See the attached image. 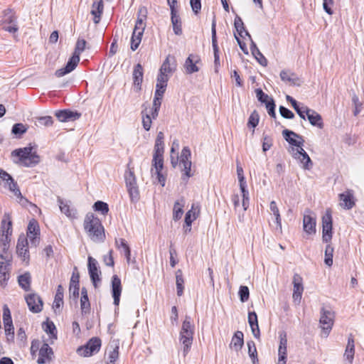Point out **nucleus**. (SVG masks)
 <instances>
[{"label":"nucleus","mask_w":364,"mask_h":364,"mask_svg":"<svg viewBox=\"0 0 364 364\" xmlns=\"http://www.w3.org/2000/svg\"><path fill=\"white\" fill-rule=\"evenodd\" d=\"M282 135L284 139L293 147L289 150L291 156L300 161L302 168L305 170H309L313 166V163L303 149L304 140L301 136L289 129L282 131Z\"/></svg>","instance_id":"1"},{"label":"nucleus","mask_w":364,"mask_h":364,"mask_svg":"<svg viewBox=\"0 0 364 364\" xmlns=\"http://www.w3.org/2000/svg\"><path fill=\"white\" fill-rule=\"evenodd\" d=\"M83 226L88 236L94 242H101L104 240V228L100 219L93 213H88L85 215Z\"/></svg>","instance_id":"2"},{"label":"nucleus","mask_w":364,"mask_h":364,"mask_svg":"<svg viewBox=\"0 0 364 364\" xmlns=\"http://www.w3.org/2000/svg\"><path fill=\"white\" fill-rule=\"evenodd\" d=\"M194 329V325L191 322V316H186L185 319L182 323L179 338L180 342L183 346V352L184 355H186L190 350L193 343Z\"/></svg>","instance_id":"3"},{"label":"nucleus","mask_w":364,"mask_h":364,"mask_svg":"<svg viewBox=\"0 0 364 364\" xmlns=\"http://www.w3.org/2000/svg\"><path fill=\"white\" fill-rule=\"evenodd\" d=\"M31 146L16 149L12 151V155L18 156L21 162L26 166H33L39 162V156L32 152Z\"/></svg>","instance_id":"4"},{"label":"nucleus","mask_w":364,"mask_h":364,"mask_svg":"<svg viewBox=\"0 0 364 364\" xmlns=\"http://www.w3.org/2000/svg\"><path fill=\"white\" fill-rule=\"evenodd\" d=\"M191 156L190 149L188 146H184L180 156L179 166L183 172L181 179L185 183H187L188 178L193 175V173H191L192 163L190 160Z\"/></svg>","instance_id":"5"},{"label":"nucleus","mask_w":364,"mask_h":364,"mask_svg":"<svg viewBox=\"0 0 364 364\" xmlns=\"http://www.w3.org/2000/svg\"><path fill=\"white\" fill-rule=\"evenodd\" d=\"M0 179L4 183V187L8 188L17 198L20 199V203L24 204V203L28 202L26 198L23 197L17 183L14 180L12 176L1 168H0Z\"/></svg>","instance_id":"6"},{"label":"nucleus","mask_w":364,"mask_h":364,"mask_svg":"<svg viewBox=\"0 0 364 364\" xmlns=\"http://www.w3.org/2000/svg\"><path fill=\"white\" fill-rule=\"evenodd\" d=\"M321 331V336L326 338L332 329L334 323V314L330 309L323 307L321 309V316L319 320Z\"/></svg>","instance_id":"7"},{"label":"nucleus","mask_w":364,"mask_h":364,"mask_svg":"<svg viewBox=\"0 0 364 364\" xmlns=\"http://www.w3.org/2000/svg\"><path fill=\"white\" fill-rule=\"evenodd\" d=\"M102 345L101 339L98 337L91 338L85 345L77 349V353L82 357H90L99 352Z\"/></svg>","instance_id":"8"},{"label":"nucleus","mask_w":364,"mask_h":364,"mask_svg":"<svg viewBox=\"0 0 364 364\" xmlns=\"http://www.w3.org/2000/svg\"><path fill=\"white\" fill-rule=\"evenodd\" d=\"M124 178L131 200L132 202L138 201L139 198V192L134 171L131 169L126 171Z\"/></svg>","instance_id":"9"},{"label":"nucleus","mask_w":364,"mask_h":364,"mask_svg":"<svg viewBox=\"0 0 364 364\" xmlns=\"http://www.w3.org/2000/svg\"><path fill=\"white\" fill-rule=\"evenodd\" d=\"M1 236L0 242L4 245V250L6 249V245L9 242V236L12 233V221L9 213H4L1 224Z\"/></svg>","instance_id":"10"},{"label":"nucleus","mask_w":364,"mask_h":364,"mask_svg":"<svg viewBox=\"0 0 364 364\" xmlns=\"http://www.w3.org/2000/svg\"><path fill=\"white\" fill-rule=\"evenodd\" d=\"M322 240L324 242H329L332 239V215L331 210H326L322 217Z\"/></svg>","instance_id":"11"},{"label":"nucleus","mask_w":364,"mask_h":364,"mask_svg":"<svg viewBox=\"0 0 364 364\" xmlns=\"http://www.w3.org/2000/svg\"><path fill=\"white\" fill-rule=\"evenodd\" d=\"M211 37H212V46L214 53V66L215 72L218 73L219 67L220 66V57H219V48L218 46L217 36H216V20L215 17H213L211 24Z\"/></svg>","instance_id":"12"},{"label":"nucleus","mask_w":364,"mask_h":364,"mask_svg":"<svg viewBox=\"0 0 364 364\" xmlns=\"http://www.w3.org/2000/svg\"><path fill=\"white\" fill-rule=\"evenodd\" d=\"M40 228L35 219L30 220L27 228V237L32 245L36 247L40 241Z\"/></svg>","instance_id":"13"},{"label":"nucleus","mask_w":364,"mask_h":364,"mask_svg":"<svg viewBox=\"0 0 364 364\" xmlns=\"http://www.w3.org/2000/svg\"><path fill=\"white\" fill-rule=\"evenodd\" d=\"M88 272L90 277V279L95 288L98 287V283L101 282L100 277V272L98 270L97 261L93 257H88Z\"/></svg>","instance_id":"14"},{"label":"nucleus","mask_w":364,"mask_h":364,"mask_svg":"<svg viewBox=\"0 0 364 364\" xmlns=\"http://www.w3.org/2000/svg\"><path fill=\"white\" fill-rule=\"evenodd\" d=\"M11 261L4 255H0V284L5 286L9 279Z\"/></svg>","instance_id":"15"},{"label":"nucleus","mask_w":364,"mask_h":364,"mask_svg":"<svg viewBox=\"0 0 364 364\" xmlns=\"http://www.w3.org/2000/svg\"><path fill=\"white\" fill-rule=\"evenodd\" d=\"M16 253L22 258L23 262H28L30 255L28 249V239L24 235H21L18 237L16 245Z\"/></svg>","instance_id":"16"},{"label":"nucleus","mask_w":364,"mask_h":364,"mask_svg":"<svg viewBox=\"0 0 364 364\" xmlns=\"http://www.w3.org/2000/svg\"><path fill=\"white\" fill-rule=\"evenodd\" d=\"M25 299L29 310L33 313H39L43 309V303L41 298L36 294H28Z\"/></svg>","instance_id":"17"},{"label":"nucleus","mask_w":364,"mask_h":364,"mask_svg":"<svg viewBox=\"0 0 364 364\" xmlns=\"http://www.w3.org/2000/svg\"><path fill=\"white\" fill-rule=\"evenodd\" d=\"M80 61V56L73 53V55L69 58L65 68L58 69L55 71V75L58 77L64 76L65 75L70 73L75 69Z\"/></svg>","instance_id":"18"},{"label":"nucleus","mask_w":364,"mask_h":364,"mask_svg":"<svg viewBox=\"0 0 364 364\" xmlns=\"http://www.w3.org/2000/svg\"><path fill=\"white\" fill-rule=\"evenodd\" d=\"M316 218L313 216L312 212L310 210H306L303 218V228L304 230L309 234H314L316 232Z\"/></svg>","instance_id":"19"},{"label":"nucleus","mask_w":364,"mask_h":364,"mask_svg":"<svg viewBox=\"0 0 364 364\" xmlns=\"http://www.w3.org/2000/svg\"><path fill=\"white\" fill-rule=\"evenodd\" d=\"M122 291L121 279L117 275H113L112 277V296L115 306H118L119 304Z\"/></svg>","instance_id":"20"},{"label":"nucleus","mask_w":364,"mask_h":364,"mask_svg":"<svg viewBox=\"0 0 364 364\" xmlns=\"http://www.w3.org/2000/svg\"><path fill=\"white\" fill-rule=\"evenodd\" d=\"M294 291L292 298L295 302L300 303L301 296L304 291V287L302 283V278L298 274H295L293 277Z\"/></svg>","instance_id":"21"},{"label":"nucleus","mask_w":364,"mask_h":364,"mask_svg":"<svg viewBox=\"0 0 364 364\" xmlns=\"http://www.w3.org/2000/svg\"><path fill=\"white\" fill-rule=\"evenodd\" d=\"M53 354V350L48 346V344L43 343L39 350L37 363L38 364H45L46 363H49L52 359Z\"/></svg>","instance_id":"22"},{"label":"nucleus","mask_w":364,"mask_h":364,"mask_svg":"<svg viewBox=\"0 0 364 364\" xmlns=\"http://www.w3.org/2000/svg\"><path fill=\"white\" fill-rule=\"evenodd\" d=\"M287 339L285 333L280 335L279 346L278 349L277 364H286L287 358Z\"/></svg>","instance_id":"23"},{"label":"nucleus","mask_w":364,"mask_h":364,"mask_svg":"<svg viewBox=\"0 0 364 364\" xmlns=\"http://www.w3.org/2000/svg\"><path fill=\"white\" fill-rule=\"evenodd\" d=\"M339 199L341 200L340 205L345 209L350 210L355 205L353 192L351 190H347L339 194Z\"/></svg>","instance_id":"24"},{"label":"nucleus","mask_w":364,"mask_h":364,"mask_svg":"<svg viewBox=\"0 0 364 364\" xmlns=\"http://www.w3.org/2000/svg\"><path fill=\"white\" fill-rule=\"evenodd\" d=\"M80 116V113L68 109L60 110L55 112V117L62 122L76 120L79 119Z\"/></svg>","instance_id":"25"},{"label":"nucleus","mask_w":364,"mask_h":364,"mask_svg":"<svg viewBox=\"0 0 364 364\" xmlns=\"http://www.w3.org/2000/svg\"><path fill=\"white\" fill-rule=\"evenodd\" d=\"M106 353L108 357L105 364H115L119 358V345L115 341L110 343L106 349Z\"/></svg>","instance_id":"26"},{"label":"nucleus","mask_w":364,"mask_h":364,"mask_svg":"<svg viewBox=\"0 0 364 364\" xmlns=\"http://www.w3.org/2000/svg\"><path fill=\"white\" fill-rule=\"evenodd\" d=\"M306 115L311 125L316 126L320 129L323 128V123L322 117L318 112L308 107V109H306L305 116Z\"/></svg>","instance_id":"27"},{"label":"nucleus","mask_w":364,"mask_h":364,"mask_svg":"<svg viewBox=\"0 0 364 364\" xmlns=\"http://www.w3.org/2000/svg\"><path fill=\"white\" fill-rule=\"evenodd\" d=\"M200 62V58L198 55L193 54L189 55L185 61L184 67L186 73L192 74L199 70V68L197 66V63Z\"/></svg>","instance_id":"28"},{"label":"nucleus","mask_w":364,"mask_h":364,"mask_svg":"<svg viewBox=\"0 0 364 364\" xmlns=\"http://www.w3.org/2000/svg\"><path fill=\"white\" fill-rule=\"evenodd\" d=\"M164 151V141H155L154 152L153 155V160L155 165L158 167H161V161H164L163 154Z\"/></svg>","instance_id":"29"},{"label":"nucleus","mask_w":364,"mask_h":364,"mask_svg":"<svg viewBox=\"0 0 364 364\" xmlns=\"http://www.w3.org/2000/svg\"><path fill=\"white\" fill-rule=\"evenodd\" d=\"M171 19L174 33L177 36H181L183 33L181 28V21L179 15L177 14L176 8H171Z\"/></svg>","instance_id":"30"},{"label":"nucleus","mask_w":364,"mask_h":364,"mask_svg":"<svg viewBox=\"0 0 364 364\" xmlns=\"http://www.w3.org/2000/svg\"><path fill=\"white\" fill-rule=\"evenodd\" d=\"M355 354V341L353 336L350 333L348 338V343L344 353V358L350 364H352Z\"/></svg>","instance_id":"31"},{"label":"nucleus","mask_w":364,"mask_h":364,"mask_svg":"<svg viewBox=\"0 0 364 364\" xmlns=\"http://www.w3.org/2000/svg\"><path fill=\"white\" fill-rule=\"evenodd\" d=\"M143 68L140 63L136 65L133 70L134 85L137 90H141V85L143 81Z\"/></svg>","instance_id":"32"},{"label":"nucleus","mask_w":364,"mask_h":364,"mask_svg":"<svg viewBox=\"0 0 364 364\" xmlns=\"http://www.w3.org/2000/svg\"><path fill=\"white\" fill-rule=\"evenodd\" d=\"M280 77L282 81L291 85H299V79L295 73L289 70H282Z\"/></svg>","instance_id":"33"},{"label":"nucleus","mask_w":364,"mask_h":364,"mask_svg":"<svg viewBox=\"0 0 364 364\" xmlns=\"http://www.w3.org/2000/svg\"><path fill=\"white\" fill-rule=\"evenodd\" d=\"M102 0H95L92 6L91 14L94 16L93 21L95 23H98L100 21V16L103 11Z\"/></svg>","instance_id":"34"},{"label":"nucleus","mask_w":364,"mask_h":364,"mask_svg":"<svg viewBox=\"0 0 364 364\" xmlns=\"http://www.w3.org/2000/svg\"><path fill=\"white\" fill-rule=\"evenodd\" d=\"M144 33V31L140 28H134L132 36L131 38V49L132 50H136L139 44L141 43L142 36Z\"/></svg>","instance_id":"35"},{"label":"nucleus","mask_w":364,"mask_h":364,"mask_svg":"<svg viewBox=\"0 0 364 364\" xmlns=\"http://www.w3.org/2000/svg\"><path fill=\"white\" fill-rule=\"evenodd\" d=\"M243 337L244 335L242 331H236L232 338L230 347L233 348L236 351L240 350L244 344Z\"/></svg>","instance_id":"36"},{"label":"nucleus","mask_w":364,"mask_h":364,"mask_svg":"<svg viewBox=\"0 0 364 364\" xmlns=\"http://www.w3.org/2000/svg\"><path fill=\"white\" fill-rule=\"evenodd\" d=\"M286 100L291 104L293 108L299 114V116L301 119H306L305 112L308 107L306 106L300 107L298 102L289 95L286 96Z\"/></svg>","instance_id":"37"},{"label":"nucleus","mask_w":364,"mask_h":364,"mask_svg":"<svg viewBox=\"0 0 364 364\" xmlns=\"http://www.w3.org/2000/svg\"><path fill=\"white\" fill-rule=\"evenodd\" d=\"M184 205L185 200L183 198L175 202L173 209V219L174 220H178L181 218L183 214V208Z\"/></svg>","instance_id":"38"},{"label":"nucleus","mask_w":364,"mask_h":364,"mask_svg":"<svg viewBox=\"0 0 364 364\" xmlns=\"http://www.w3.org/2000/svg\"><path fill=\"white\" fill-rule=\"evenodd\" d=\"M250 50L252 51V55L255 57V58L261 65L266 66L267 65V60L262 55V53L257 47L256 44L252 41L250 46Z\"/></svg>","instance_id":"39"},{"label":"nucleus","mask_w":364,"mask_h":364,"mask_svg":"<svg viewBox=\"0 0 364 364\" xmlns=\"http://www.w3.org/2000/svg\"><path fill=\"white\" fill-rule=\"evenodd\" d=\"M234 26L237 31V34L242 37L244 38V35L247 36L250 38H251V36L248 33L247 31L245 29L244 23L242 22V18L236 16L234 21Z\"/></svg>","instance_id":"40"},{"label":"nucleus","mask_w":364,"mask_h":364,"mask_svg":"<svg viewBox=\"0 0 364 364\" xmlns=\"http://www.w3.org/2000/svg\"><path fill=\"white\" fill-rule=\"evenodd\" d=\"M19 286L25 291H28L31 288V277L29 272H26L18 277Z\"/></svg>","instance_id":"41"},{"label":"nucleus","mask_w":364,"mask_h":364,"mask_svg":"<svg viewBox=\"0 0 364 364\" xmlns=\"http://www.w3.org/2000/svg\"><path fill=\"white\" fill-rule=\"evenodd\" d=\"M63 291L64 289L61 284H59L57 288L56 294L55 296L53 307L58 309L63 304Z\"/></svg>","instance_id":"42"},{"label":"nucleus","mask_w":364,"mask_h":364,"mask_svg":"<svg viewBox=\"0 0 364 364\" xmlns=\"http://www.w3.org/2000/svg\"><path fill=\"white\" fill-rule=\"evenodd\" d=\"M60 203V209L62 213L69 218H75L76 211L75 209L70 208L67 203H64L61 199H58Z\"/></svg>","instance_id":"43"},{"label":"nucleus","mask_w":364,"mask_h":364,"mask_svg":"<svg viewBox=\"0 0 364 364\" xmlns=\"http://www.w3.org/2000/svg\"><path fill=\"white\" fill-rule=\"evenodd\" d=\"M176 289H177V295L181 296L183 292V284L184 280L183 278V274L181 270L178 269L176 272Z\"/></svg>","instance_id":"44"},{"label":"nucleus","mask_w":364,"mask_h":364,"mask_svg":"<svg viewBox=\"0 0 364 364\" xmlns=\"http://www.w3.org/2000/svg\"><path fill=\"white\" fill-rule=\"evenodd\" d=\"M247 345L248 348V354L252 360V363L257 364L258 363V359L255 342L253 341H250L247 343Z\"/></svg>","instance_id":"45"},{"label":"nucleus","mask_w":364,"mask_h":364,"mask_svg":"<svg viewBox=\"0 0 364 364\" xmlns=\"http://www.w3.org/2000/svg\"><path fill=\"white\" fill-rule=\"evenodd\" d=\"M53 124L50 116L39 117L36 118L35 124L37 127H50Z\"/></svg>","instance_id":"46"},{"label":"nucleus","mask_w":364,"mask_h":364,"mask_svg":"<svg viewBox=\"0 0 364 364\" xmlns=\"http://www.w3.org/2000/svg\"><path fill=\"white\" fill-rule=\"evenodd\" d=\"M152 166L155 168V174H156L158 182L164 187L166 183V178L161 173L164 167V161H161V168L158 167L157 165H155L154 161H152Z\"/></svg>","instance_id":"47"},{"label":"nucleus","mask_w":364,"mask_h":364,"mask_svg":"<svg viewBox=\"0 0 364 364\" xmlns=\"http://www.w3.org/2000/svg\"><path fill=\"white\" fill-rule=\"evenodd\" d=\"M16 23V17L11 9L4 11L3 25Z\"/></svg>","instance_id":"48"},{"label":"nucleus","mask_w":364,"mask_h":364,"mask_svg":"<svg viewBox=\"0 0 364 364\" xmlns=\"http://www.w3.org/2000/svg\"><path fill=\"white\" fill-rule=\"evenodd\" d=\"M333 247L331 245H327L325 250V264L331 267L333 264Z\"/></svg>","instance_id":"49"},{"label":"nucleus","mask_w":364,"mask_h":364,"mask_svg":"<svg viewBox=\"0 0 364 364\" xmlns=\"http://www.w3.org/2000/svg\"><path fill=\"white\" fill-rule=\"evenodd\" d=\"M146 107L141 112L142 115V125L146 131H149L151 127V117L149 113H145Z\"/></svg>","instance_id":"50"},{"label":"nucleus","mask_w":364,"mask_h":364,"mask_svg":"<svg viewBox=\"0 0 364 364\" xmlns=\"http://www.w3.org/2000/svg\"><path fill=\"white\" fill-rule=\"evenodd\" d=\"M259 120V114L256 110H254L251 113V114L248 119L247 126L255 129L258 125Z\"/></svg>","instance_id":"51"},{"label":"nucleus","mask_w":364,"mask_h":364,"mask_svg":"<svg viewBox=\"0 0 364 364\" xmlns=\"http://www.w3.org/2000/svg\"><path fill=\"white\" fill-rule=\"evenodd\" d=\"M93 208L96 211L100 212L102 215H106L109 211L108 205L100 200L95 202Z\"/></svg>","instance_id":"52"},{"label":"nucleus","mask_w":364,"mask_h":364,"mask_svg":"<svg viewBox=\"0 0 364 364\" xmlns=\"http://www.w3.org/2000/svg\"><path fill=\"white\" fill-rule=\"evenodd\" d=\"M238 294L242 302L247 301L250 297V291L248 287L247 286H240Z\"/></svg>","instance_id":"53"},{"label":"nucleus","mask_w":364,"mask_h":364,"mask_svg":"<svg viewBox=\"0 0 364 364\" xmlns=\"http://www.w3.org/2000/svg\"><path fill=\"white\" fill-rule=\"evenodd\" d=\"M168 80V76L167 74L159 73L156 87H160V88H166Z\"/></svg>","instance_id":"54"},{"label":"nucleus","mask_w":364,"mask_h":364,"mask_svg":"<svg viewBox=\"0 0 364 364\" xmlns=\"http://www.w3.org/2000/svg\"><path fill=\"white\" fill-rule=\"evenodd\" d=\"M80 309L82 314H87L90 310V304L88 297L80 298Z\"/></svg>","instance_id":"55"},{"label":"nucleus","mask_w":364,"mask_h":364,"mask_svg":"<svg viewBox=\"0 0 364 364\" xmlns=\"http://www.w3.org/2000/svg\"><path fill=\"white\" fill-rule=\"evenodd\" d=\"M27 131L26 127L22 123L15 124L13 127L11 132L15 135H21Z\"/></svg>","instance_id":"56"},{"label":"nucleus","mask_w":364,"mask_h":364,"mask_svg":"<svg viewBox=\"0 0 364 364\" xmlns=\"http://www.w3.org/2000/svg\"><path fill=\"white\" fill-rule=\"evenodd\" d=\"M85 46H86L85 40L79 38L77 41V43L75 44V50H74L73 53L80 56L81 53H82L85 50Z\"/></svg>","instance_id":"57"},{"label":"nucleus","mask_w":364,"mask_h":364,"mask_svg":"<svg viewBox=\"0 0 364 364\" xmlns=\"http://www.w3.org/2000/svg\"><path fill=\"white\" fill-rule=\"evenodd\" d=\"M173 69L171 67L170 63H169V56H168L164 62L163 63L160 70L159 73L160 74H167L171 73L173 72Z\"/></svg>","instance_id":"58"},{"label":"nucleus","mask_w":364,"mask_h":364,"mask_svg":"<svg viewBox=\"0 0 364 364\" xmlns=\"http://www.w3.org/2000/svg\"><path fill=\"white\" fill-rule=\"evenodd\" d=\"M256 96L257 100L262 103L269 102L271 97H269L268 95L265 94L260 88L256 89L255 90Z\"/></svg>","instance_id":"59"},{"label":"nucleus","mask_w":364,"mask_h":364,"mask_svg":"<svg viewBox=\"0 0 364 364\" xmlns=\"http://www.w3.org/2000/svg\"><path fill=\"white\" fill-rule=\"evenodd\" d=\"M240 188L242 195V206L245 210L249 205V192L247 190V186H242Z\"/></svg>","instance_id":"60"},{"label":"nucleus","mask_w":364,"mask_h":364,"mask_svg":"<svg viewBox=\"0 0 364 364\" xmlns=\"http://www.w3.org/2000/svg\"><path fill=\"white\" fill-rule=\"evenodd\" d=\"M266 108L267 109V112L269 114L271 117L275 118L276 117V113H275V103L272 98H270L269 102H267Z\"/></svg>","instance_id":"61"},{"label":"nucleus","mask_w":364,"mask_h":364,"mask_svg":"<svg viewBox=\"0 0 364 364\" xmlns=\"http://www.w3.org/2000/svg\"><path fill=\"white\" fill-rule=\"evenodd\" d=\"M272 138L268 135H263L262 151L266 152L272 146Z\"/></svg>","instance_id":"62"},{"label":"nucleus","mask_w":364,"mask_h":364,"mask_svg":"<svg viewBox=\"0 0 364 364\" xmlns=\"http://www.w3.org/2000/svg\"><path fill=\"white\" fill-rule=\"evenodd\" d=\"M279 109V113L282 117L285 119H293L294 117V114L287 107L280 106Z\"/></svg>","instance_id":"63"},{"label":"nucleus","mask_w":364,"mask_h":364,"mask_svg":"<svg viewBox=\"0 0 364 364\" xmlns=\"http://www.w3.org/2000/svg\"><path fill=\"white\" fill-rule=\"evenodd\" d=\"M237 174L240 183V187L247 186L246 181L245 180V176L243 174V169L239 165L237 166Z\"/></svg>","instance_id":"64"}]
</instances>
